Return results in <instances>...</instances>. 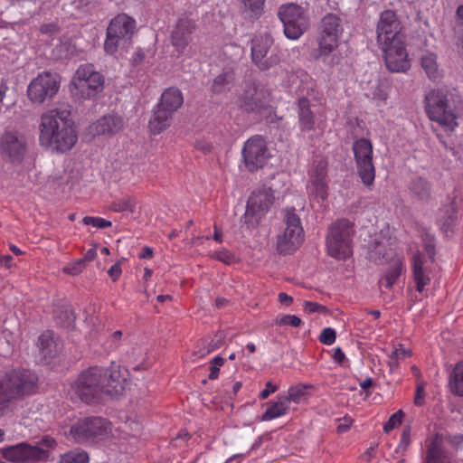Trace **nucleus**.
<instances>
[{"label":"nucleus","mask_w":463,"mask_h":463,"mask_svg":"<svg viewBox=\"0 0 463 463\" xmlns=\"http://www.w3.org/2000/svg\"><path fill=\"white\" fill-rule=\"evenodd\" d=\"M38 135L40 146L51 154H66L78 142V131L70 112L58 109L41 115Z\"/></svg>","instance_id":"nucleus-1"},{"label":"nucleus","mask_w":463,"mask_h":463,"mask_svg":"<svg viewBox=\"0 0 463 463\" xmlns=\"http://www.w3.org/2000/svg\"><path fill=\"white\" fill-rule=\"evenodd\" d=\"M37 382L36 374L24 368L0 373V417L8 412L12 402L33 394Z\"/></svg>","instance_id":"nucleus-2"},{"label":"nucleus","mask_w":463,"mask_h":463,"mask_svg":"<svg viewBox=\"0 0 463 463\" xmlns=\"http://www.w3.org/2000/svg\"><path fill=\"white\" fill-rule=\"evenodd\" d=\"M105 80V76L94 64H80L69 83L70 94L77 101L95 100L103 92Z\"/></svg>","instance_id":"nucleus-3"},{"label":"nucleus","mask_w":463,"mask_h":463,"mask_svg":"<svg viewBox=\"0 0 463 463\" xmlns=\"http://www.w3.org/2000/svg\"><path fill=\"white\" fill-rule=\"evenodd\" d=\"M70 436L80 444H104L120 437L111 422L102 417L80 420L71 427Z\"/></svg>","instance_id":"nucleus-4"},{"label":"nucleus","mask_w":463,"mask_h":463,"mask_svg":"<svg viewBox=\"0 0 463 463\" xmlns=\"http://www.w3.org/2000/svg\"><path fill=\"white\" fill-rule=\"evenodd\" d=\"M103 367L93 366L82 371L71 383L69 394L72 400L85 403L92 402L100 393H103L102 376Z\"/></svg>","instance_id":"nucleus-5"},{"label":"nucleus","mask_w":463,"mask_h":463,"mask_svg":"<svg viewBox=\"0 0 463 463\" xmlns=\"http://www.w3.org/2000/svg\"><path fill=\"white\" fill-rule=\"evenodd\" d=\"M354 230L347 220H339L333 223L326 237L328 255L336 260H345L352 254V237Z\"/></svg>","instance_id":"nucleus-6"},{"label":"nucleus","mask_w":463,"mask_h":463,"mask_svg":"<svg viewBox=\"0 0 463 463\" xmlns=\"http://www.w3.org/2000/svg\"><path fill=\"white\" fill-rule=\"evenodd\" d=\"M304 241V230L295 210L285 211V228L277 236L276 249L280 254L296 251Z\"/></svg>","instance_id":"nucleus-7"},{"label":"nucleus","mask_w":463,"mask_h":463,"mask_svg":"<svg viewBox=\"0 0 463 463\" xmlns=\"http://www.w3.org/2000/svg\"><path fill=\"white\" fill-rule=\"evenodd\" d=\"M278 16L283 24L284 34L289 40H298L309 27V18L306 11L297 4L281 5Z\"/></svg>","instance_id":"nucleus-8"},{"label":"nucleus","mask_w":463,"mask_h":463,"mask_svg":"<svg viewBox=\"0 0 463 463\" xmlns=\"http://www.w3.org/2000/svg\"><path fill=\"white\" fill-rule=\"evenodd\" d=\"M136 29V21L125 14L114 17L108 28L104 42V51L107 54L116 53L118 48L127 43Z\"/></svg>","instance_id":"nucleus-9"},{"label":"nucleus","mask_w":463,"mask_h":463,"mask_svg":"<svg viewBox=\"0 0 463 463\" xmlns=\"http://www.w3.org/2000/svg\"><path fill=\"white\" fill-rule=\"evenodd\" d=\"M426 112L432 121L443 128L453 130L457 126V118L449 109L447 95L439 90H432L426 96Z\"/></svg>","instance_id":"nucleus-10"},{"label":"nucleus","mask_w":463,"mask_h":463,"mask_svg":"<svg viewBox=\"0 0 463 463\" xmlns=\"http://www.w3.org/2000/svg\"><path fill=\"white\" fill-rule=\"evenodd\" d=\"M274 202L273 191L262 186L254 190L248 199L243 222L250 227L257 226L269 211Z\"/></svg>","instance_id":"nucleus-11"},{"label":"nucleus","mask_w":463,"mask_h":463,"mask_svg":"<svg viewBox=\"0 0 463 463\" xmlns=\"http://www.w3.org/2000/svg\"><path fill=\"white\" fill-rule=\"evenodd\" d=\"M352 149L359 177L365 186H372L375 179L372 142L364 137L358 138L354 141Z\"/></svg>","instance_id":"nucleus-12"},{"label":"nucleus","mask_w":463,"mask_h":463,"mask_svg":"<svg viewBox=\"0 0 463 463\" xmlns=\"http://www.w3.org/2000/svg\"><path fill=\"white\" fill-rule=\"evenodd\" d=\"M1 457L12 463H39L49 458V452L43 448L28 442H20L0 449Z\"/></svg>","instance_id":"nucleus-13"},{"label":"nucleus","mask_w":463,"mask_h":463,"mask_svg":"<svg viewBox=\"0 0 463 463\" xmlns=\"http://www.w3.org/2000/svg\"><path fill=\"white\" fill-rule=\"evenodd\" d=\"M61 80L56 73L43 72L38 74L27 87V96L31 102L43 104L52 99L60 89Z\"/></svg>","instance_id":"nucleus-14"},{"label":"nucleus","mask_w":463,"mask_h":463,"mask_svg":"<svg viewBox=\"0 0 463 463\" xmlns=\"http://www.w3.org/2000/svg\"><path fill=\"white\" fill-rule=\"evenodd\" d=\"M383 54V60L387 69L392 72H407L411 67V59L407 52L404 39L379 45Z\"/></svg>","instance_id":"nucleus-15"},{"label":"nucleus","mask_w":463,"mask_h":463,"mask_svg":"<svg viewBox=\"0 0 463 463\" xmlns=\"http://www.w3.org/2000/svg\"><path fill=\"white\" fill-rule=\"evenodd\" d=\"M270 156L267 144L260 136L249 138L243 145L242 157L250 171L262 167Z\"/></svg>","instance_id":"nucleus-16"},{"label":"nucleus","mask_w":463,"mask_h":463,"mask_svg":"<svg viewBox=\"0 0 463 463\" xmlns=\"http://www.w3.org/2000/svg\"><path fill=\"white\" fill-rule=\"evenodd\" d=\"M103 372H105L102 376L103 393L118 396L128 387L129 373L126 368L112 363L109 367L103 368Z\"/></svg>","instance_id":"nucleus-17"},{"label":"nucleus","mask_w":463,"mask_h":463,"mask_svg":"<svg viewBox=\"0 0 463 463\" xmlns=\"http://www.w3.org/2000/svg\"><path fill=\"white\" fill-rule=\"evenodd\" d=\"M378 45H386L394 40L404 39L402 27L395 13L391 10L383 12L376 27Z\"/></svg>","instance_id":"nucleus-18"},{"label":"nucleus","mask_w":463,"mask_h":463,"mask_svg":"<svg viewBox=\"0 0 463 463\" xmlns=\"http://www.w3.org/2000/svg\"><path fill=\"white\" fill-rule=\"evenodd\" d=\"M24 137L16 132L5 131L0 139L1 155L12 162H20L25 153Z\"/></svg>","instance_id":"nucleus-19"},{"label":"nucleus","mask_w":463,"mask_h":463,"mask_svg":"<svg viewBox=\"0 0 463 463\" xmlns=\"http://www.w3.org/2000/svg\"><path fill=\"white\" fill-rule=\"evenodd\" d=\"M273 45V39L269 34H260L251 42V58L252 61L260 69H269L277 59L272 56L267 57L269 51Z\"/></svg>","instance_id":"nucleus-20"},{"label":"nucleus","mask_w":463,"mask_h":463,"mask_svg":"<svg viewBox=\"0 0 463 463\" xmlns=\"http://www.w3.org/2000/svg\"><path fill=\"white\" fill-rule=\"evenodd\" d=\"M124 119L117 114H109L101 117L89 127V132L92 136L112 137L123 130Z\"/></svg>","instance_id":"nucleus-21"},{"label":"nucleus","mask_w":463,"mask_h":463,"mask_svg":"<svg viewBox=\"0 0 463 463\" xmlns=\"http://www.w3.org/2000/svg\"><path fill=\"white\" fill-rule=\"evenodd\" d=\"M37 347L42 361L48 362L55 357L61 349V345L51 331L43 333L37 340Z\"/></svg>","instance_id":"nucleus-22"},{"label":"nucleus","mask_w":463,"mask_h":463,"mask_svg":"<svg viewBox=\"0 0 463 463\" xmlns=\"http://www.w3.org/2000/svg\"><path fill=\"white\" fill-rule=\"evenodd\" d=\"M298 126L302 132H309L315 130V115L310 109L309 100L301 97L296 102Z\"/></svg>","instance_id":"nucleus-23"},{"label":"nucleus","mask_w":463,"mask_h":463,"mask_svg":"<svg viewBox=\"0 0 463 463\" xmlns=\"http://www.w3.org/2000/svg\"><path fill=\"white\" fill-rule=\"evenodd\" d=\"M419 59L421 69L430 80L438 81L442 78L443 71L439 68L436 53L428 51L422 52Z\"/></svg>","instance_id":"nucleus-24"},{"label":"nucleus","mask_w":463,"mask_h":463,"mask_svg":"<svg viewBox=\"0 0 463 463\" xmlns=\"http://www.w3.org/2000/svg\"><path fill=\"white\" fill-rule=\"evenodd\" d=\"M183 103L182 91L176 87H170L163 91L157 106L174 114L182 107Z\"/></svg>","instance_id":"nucleus-25"},{"label":"nucleus","mask_w":463,"mask_h":463,"mask_svg":"<svg viewBox=\"0 0 463 463\" xmlns=\"http://www.w3.org/2000/svg\"><path fill=\"white\" fill-rule=\"evenodd\" d=\"M194 28L189 20H180L172 34V43L178 52H182L191 40Z\"/></svg>","instance_id":"nucleus-26"},{"label":"nucleus","mask_w":463,"mask_h":463,"mask_svg":"<svg viewBox=\"0 0 463 463\" xmlns=\"http://www.w3.org/2000/svg\"><path fill=\"white\" fill-rule=\"evenodd\" d=\"M173 115V113L156 106V109L148 122L151 133L157 135L170 127Z\"/></svg>","instance_id":"nucleus-27"},{"label":"nucleus","mask_w":463,"mask_h":463,"mask_svg":"<svg viewBox=\"0 0 463 463\" xmlns=\"http://www.w3.org/2000/svg\"><path fill=\"white\" fill-rule=\"evenodd\" d=\"M342 32L339 17L334 14H327L321 20L317 35L340 38Z\"/></svg>","instance_id":"nucleus-28"},{"label":"nucleus","mask_w":463,"mask_h":463,"mask_svg":"<svg viewBox=\"0 0 463 463\" xmlns=\"http://www.w3.org/2000/svg\"><path fill=\"white\" fill-rule=\"evenodd\" d=\"M427 463H451V457L443 449L439 437L431 439L428 446Z\"/></svg>","instance_id":"nucleus-29"},{"label":"nucleus","mask_w":463,"mask_h":463,"mask_svg":"<svg viewBox=\"0 0 463 463\" xmlns=\"http://www.w3.org/2000/svg\"><path fill=\"white\" fill-rule=\"evenodd\" d=\"M339 39L329 36H317V48L315 53V59H325L328 57L339 45Z\"/></svg>","instance_id":"nucleus-30"},{"label":"nucleus","mask_w":463,"mask_h":463,"mask_svg":"<svg viewBox=\"0 0 463 463\" xmlns=\"http://www.w3.org/2000/svg\"><path fill=\"white\" fill-rule=\"evenodd\" d=\"M288 403L283 396H279L278 401L268 403V408L261 416L262 421H269L287 414Z\"/></svg>","instance_id":"nucleus-31"},{"label":"nucleus","mask_w":463,"mask_h":463,"mask_svg":"<svg viewBox=\"0 0 463 463\" xmlns=\"http://www.w3.org/2000/svg\"><path fill=\"white\" fill-rule=\"evenodd\" d=\"M423 260L420 252H416L412 256V269L416 288L419 292H422L425 286L430 282V278L425 275L422 269Z\"/></svg>","instance_id":"nucleus-32"},{"label":"nucleus","mask_w":463,"mask_h":463,"mask_svg":"<svg viewBox=\"0 0 463 463\" xmlns=\"http://www.w3.org/2000/svg\"><path fill=\"white\" fill-rule=\"evenodd\" d=\"M308 196L317 202H324L328 196L326 180H308L307 184Z\"/></svg>","instance_id":"nucleus-33"},{"label":"nucleus","mask_w":463,"mask_h":463,"mask_svg":"<svg viewBox=\"0 0 463 463\" xmlns=\"http://www.w3.org/2000/svg\"><path fill=\"white\" fill-rule=\"evenodd\" d=\"M402 270L403 265L402 260L400 259H394L391 262L390 267L386 270L383 277L380 279V284L385 288H392L402 274Z\"/></svg>","instance_id":"nucleus-34"},{"label":"nucleus","mask_w":463,"mask_h":463,"mask_svg":"<svg viewBox=\"0 0 463 463\" xmlns=\"http://www.w3.org/2000/svg\"><path fill=\"white\" fill-rule=\"evenodd\" d=\"M309 385L298 383L289 387L288 390V395L283 397L287 400L288 403L294 402L298 404L307 400L309 396Z\"/></svg>","instance_id":"nucleus-35"},{"label":"nucleus","mask_w":463,"mask_h":463,"mask_svg":"<svg viewBox=\"0 0 463 463\" xmlns=\"http://www.w3.org/2000/svg\"><path fill=\"white\" fill-rule=\"evenodd\" d=\"M449 385L451 392L463 396V361L455 365L449 376Z\"/></svg>","instance_id":"nucleus-36"},{"label":"nucleus","mask_w":463,"mask_h":463,"mask_svg":"<svg viewBox=\"0 0 463 463\" xmlns=\"http://www.w3.org/2000/svg\"><path fill=\"white\" fill-rule=\"evenodd\" d=\"M327 161L324 158H317L313 161L308 171V180H326Z\"/></svg>","instance_id":"nucleus-37"},{"label":"nucleus","mask_w":463,"mask_h":463,"mask_svg":"<svg viewBox=\"0 0 463 463\" xmlns=\"http://www.w3.org/2000/svg\"><path fill=\"white\" fill-rule=\"evenodd\" d=\"M411 355V352L410 349L405 348L402 345H396L388 356V364L391 371L396 370L399 367L401 361L410 357Z\"/></svg>","instance_id":"nucleus-38"},{"label":"nucleus","mask_w":463,"mask_h":463,"mask_svg":"<svg viewBox=\"0 0 463 463\" xmlns=\"http://www.w3.org/2000/svg\"><path fill=\"white\" fill-rule=\"evenodd\" d=\"M137 201L133 196L126 195L118 198L110 205V209L116 213L129 212L133 213L136 209Z\"/></svg>","instance_id":"nucleus-39"},{"label":"nucleus","mask_w":463,"mask_h":463,"mask_svg":"<svg viewBox=\"0 0 463 463\" xmlns=\"http://www.w3.org/2000/svg\"><path fill=\"white\" fill-rule=\"evenodd\" d=\"M390 86L385 80H379L371 88V98L375 101H385L389 96Z\"/></svg>","instance_id":"nucleus-40"},{"label":"nucleus","mask_w":463,"mask_h":463,"mask_svg":"<svg viewBox=\"0 0 463 463\" xmlns=\"http://www.w3.org/2000/svg\"><path fill=\"white\" fill-rule=\"evenodd\" d=\"M90 458L87 452L75 449L61 456L59 463H89Z\"/></svg>","instance_id":"nucleus-41"},{"label":"nucleus","mask_w":463,"mask_h":463,"mask_svg":"<svg viewBox=\"0 0 463 463\" xmlns=\"http://www.w3.org/2000/svg\"><path fill=\"white\" fill-rule=\"evenodd\" d=\"M233 80V74L232 72H224L218 75L213 83V90L215 92L222 91Z\"/></svg>","instance_id":"nucleus-42"},{"label":"nucleus","mask_w":463,"mask_h":463,"mask_svg":"<svg viewBox=\"0 0 463 463\" xmlns=\"http://www.w3.org/2000/svg\"><path fill=\"white\" fill-rule=\"evenodd\" d=\"M245 8L250 12L252 16L259 17L264 8L265 0H242Z\"/></svg>","instance_id":"nucleus-43"},{"label":"nucleus","mask_w":463,"mask_h":463,"mask_svg":"<svg viewBox=\"0 0 463 463\" xmlns=\"http://www.w3.org/2000/svg\"><path fill=\"white\" fill-rule=\"evenodd\" d=\"M82 223L90 225L97 229H106L111 227L112 222L101 217L85 216L82 219Z\"/></svg>","instance_id":"nucleus-44"},{"label":"nucleus","mask_w":463,"mask_h":463,"mask_svg":"<svg viewBox=\"0 0 463 463\" xmlns=\"http://www.w3.org/2000/svg\"><path fill=\"white\" fill-rule=\"evenodd\" d=\"M210 353H212V350H210V347L206 344V340H203L192 351L190 359L192 362L195 363Z\"/></svg>","instance_id":"nucleus-45"},{"label":"nucleus","mask_w":463,"mask_h":463,"mask_svg":"<svg viewBox=\"0 0 463 463\" xmlns=\"http://www.w3.org/2000/svg\"><path fill=\"white\" fill-rule=\"evenodd\" d=\"M85 263L84 260H81L80 259H78L76 260H73L67 264L63 269L62 271L66 274L76 276L81 273L85 269Z\"/></svg>","instance_id":"nucleus-46"},{"label":"nucleus","mask_w":463,"mask_h":463,"mask_svg":"<svg viewBox=\"0 0 463 463\" xmlns=\"http://www.w3.org/2000/svg\"><path fill=\"white\" fill-rule=\"evenodd\" d=\"M403 418L402 411L399 410L395 413H393L389 420L383 424L384 432L388 433L393 429L397 428L402 424Z\"/></svg>","instance_id":"nucleus-47"},{"label":"nucleus","mask_w":463,"mask_h":463,"mask_svg":"<svg viewBox=\"0 0 463 463\" xmlns=\"http://www.w3.org/2000/svg\"><path fill=\"white\" fill-rule=\"evenodd\" d=\"M223 364H224V359L222 356H220V355L214 356L211 361V364L209 367L210 373H209L208 378L210 380L217 379L219 376L220 369Z\"/></svg>","instance_id":"nucleus-48"},{"label":"nucleus","mask_w":463,"mask_h":463,"mask_svg":"<svg viewBox=\"0 0 463 463\" xmlns=\"http://www.w3.org/2000/svg\"><path fill=\"white\" fill-rule=\"evenodd\" d=\"M276 324L279 326H290L292 327H298L302 321L295 315H284L279 318H277Z\"/></svg>","instance_id":"nucleus-49"},{"label":"nucleus","mask_w":463,"mask_h":463,"mask_svg":"<svg viewBox=\"0 0 463 463\" xmlns=\"http://www.w3.org/2000/svg\"><path fill=\"white\" fill-rule=\"evenodd\" d=\"M336 338L335 331L331 327L324 328L319 335V341L326 345H331Z\"/></svg>","instance_id":"nucleus-50"},{"label":"nucleus","mask_w":463,"mask_h":463,"mask_svg":"<svg viewBox=\"0 0 463 463\" xmlns=\"http://www.w3.org/2000/svg\"><path fill=\"white\" fill-rule=\"evenodd\" d=\"M213 258L225 264H232L235 260V256L226 249H222L220 250L215 251L213 254Z\"/></svg>","instance_id":"nucleus-51"},{"label":"nucleus","mask_w":463,"mask_h":463,"mask_svg":"<svg viewBox=\"0 0 463 463\" xmlns=\"http://www.w3.org/2000/svg\"><path fill=\"white\" fill-rule=\"evenodd\" d=\"M224 340H225V334H224V332L220 331V332H217L210 341H206V344L210 347V350H212V352H213V351L221 348L223 345Z\"/></svg>","instance_id":"nucleus-52"},{"label":"nucleus","mask_w":463,"mask_h":463,"mask_svg":"<svg viewBox=\"0 0 463 463\" xmlns=\"http://www.w3.org/2000/svg\"><path fill=\"white\" fill-rule=\"evenodd\" d=\"M457 222V215L454 210L446 219L439 220L440 228L445 232H449L451 231L452 227L455 225Z\"/></svg>","instance_id":"nucleus-53"},{"label":"nucleus","mask_w":463,"mask_h":463,"mask_svg":"<svg viewBox=\"0 0 463 463\" xmlns=\"http://www.w3.org/2000/svg\"><path fill=\"white\" fill-rule=\"evenodd\" d=\"M304 310L307 313H322L326 310V307L317 304V302L305 301L303 304Z\"/></svg>","instance_id":"nucleus-54"},{"label":"nucleus","mask_w":463,"mask_h":463,"mask_svg":"<svg viewBox=\"0 0 463 463\" xmlns=\"http://www.w3.org/2000/svg\"><path fill=\"white\" fill-rule=\"evenodd\" d=\"M108 274L109 276V278L113 280V281H117L121 274H122V269H121V261L118 260L117 261L115 264H113L108 270Z\"/></svg>","instance_id":"nucleus-55"},{"label":"nucleus","mask_w":463,"mask_h":463,"mask_svg":"<svg viewBox=\"0 0 463 463\" xmlns=\"http://www.w3.org/2000/svg\"><path fill=\"white\" fill-rule=\"evenodd\" d=\"M56 445L57 443L55 439L46 435L40 439L39 445L36 446L47 449L48 452L50 453V449H53L56 447Z\"/></svg>","instance_id":"nucleus-56"},{"label":"nucleus","mask_w":463,"mask_h":463,"mask_svg":"<svg viewBox=\"0 0 463 463\" xmlns=\"http://www.w3.org/2000/svg\"><path fill=\"white\" fill-rule=\"evenodd\" d=\"M424 399H425V387H424V384L422 383H418L417 388H416L414 403L417 406H421L424 403Z\"/></svg>","instance_id":"nucleus-57"},{"label":"nucleus","mask_w":463,"mask_h":463,"mask_svg":"<svg viewBox=\"0 0 463 463\" xmlns=\"http://www.w3.org/2000/svg\"><path fill=\"white\" fill-rule=\"evenodd\" d=\"M332 358L335 363L342 366H345L347 361L345 353L340 347H336L333 350Z\"/></svg>","instance_id":"nucleus-58"},{"label":"nucleus","mask_w":463,"mask_h":463,"mask_svg":"<svg viewBox=\"0 0 463 463\" xmlns=\"http://www.w3.org/2000/svg\"><path fill=\"white\" fill-rule=\"evenodd\" d=\"M62 312L64 313V317H56L57 323L61 325H70L74 320L72 312L69 309L68 307H64V310Z\"/></svg>","instance_id":"nucleus-59"},{"label":"nucleus","mask_w":463,"mask_h":463,"mask_svg":"<svg viewBox=\"0 0 463 463\" xmlns=\"http://www.w3.org/2000/svg\"><path fill=\"white\" fill-rule=\"evenodd\" d=\"M278 390V386L271 382H267L265 385V389H263L260 397L263 400L267 399L271 393H274Z\"/></svg>","instance_id":"nucleus-60"},{"label":"nucleus","mask_w":463,"mask_h":463,"mask_svg":"<svg viewBox=\"0 0 463 463\" xmlns=\"http://www.w3.org/2000/svg\"><path fill=\"white\" fill-rule=\"evenodd\" d=\"M260 93L257 91H254V98L253 101H245L243 106L246 110H255L259 109L258 104L256 103V100L259 99Z\"/></svg>","instance_id":"nucleus-61"},{"label":"nucleus","mask_w":463,"mask_h":463,"mask_svg":"<svg viewBox=\"0 0 463 463\" xmlns=\"http://www.w3.org/2000/svg\"><path fill=\"white\" fill-rule=\"evenodd\" d=\"M353 420L351 418H344L343 419V422L340 423L338 426H337V431L339 433H344L345 431H347L352 424Z\"/></svg>","instance_id":"nucleus-62"},{"label":"nucleus","mask_w":463,"mask_h":463,"mask_svg":"<svg viewBox=\"0 0 463 463\" xmlns=\"http://www.w3.org/2000/svg\"><path fill=\"white\" fill-rule=\"evenodd\" d=\"M97 257V250L96 247L90 248L87 250V252L84 254V257L80 259L81 260H84V263L86 264L87 261H91Z\"/></svg>","instance_id":"nucleus-63"},{"label":"nucleus","mask_w":463,"mask_h":463,"mask_svg":"<svg viewBox=\"0 0 463 463\" xmlns=\"http://www.w3.org/2000/svg\"><path fill=\"white\" fill-rule=\"evenodd\" d=\"M279 298V301L281 303V304H284L286 306H289L291 305V303L293 302V298L292 297L288 296V294H286L285 292H280L278 296Z\"/></svg>","instance_id":"nucleus-64"}]
</instances>
